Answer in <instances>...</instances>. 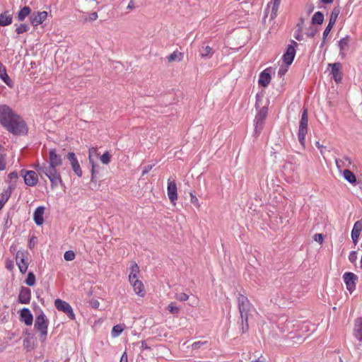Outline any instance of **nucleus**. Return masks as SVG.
I'll return each instance as SVG.
<instances>
[{
    "mask_svg": "<svg viewBox=\"0 0 362 362\" xmlns=\"http://www.w3.org/2000/svg\"><path fill=\"white\" fill-rule=\"evenodd\" d=\"M0 124L14 135L28 132L24 120L7 105H0Z\"/></svg>",
    "mask_w": 362,
    "mask_h": 362,
    "instance_id": "1",
    "label": "nucleus"
},
{
    "mask_svg": "<svg viewBox=\"0 0 362 362\" xmlns=\"http://www.w3.org/2000/svg\"><path fill=\"white\" fill-rule=\"evenodd\" d=\"M62 164V156L57 154L54 149H51L49 151L48 165L47 163H42V165L37 163L35 165V168L39 173L45 174L49 180L52 187H55L62 182L60 173L57 169Z\"/></svg>",
    "mask_w": 362,
    "mask_h": 362,
    "instance_id": "2",
    "label": "nucleus"
},
{
    "mask_svg": "<svg viewBox=\"0 0 362 362\" xmlns=\"http://www.w3.org/2000/svg\"><path fill=\"white\" fill-rule=\"evenodd\" d=\"M49 321L43 312H41L35 321V328L40 332V337L42 341L46 339Z\"/></svg>",
    "mask_w": 362,
    "mask_h": 362,
    "instance_id": "3",
    "label": "nucleus"
},
{
    "mask_svg": "<svg viewBox=\"0 0 362 362\" xmlns=\"http://www.w3.org/2000/svg\"><path fill=\"white\" fill-rule=\"evenodd\" d=\"M238 308L243 322L245 321L247 327V320L250 312L252 310V307L248 299L243 296L239 295L238 297Z\"/></svg>",
    "mask_w": 362,
    "mask_h": 362,
    "instance_id": "4",
    "label": "nucleus"
},
{
    "mask_svg": "<svg viewBox=\"0 0 362 362\" xmlns=\"http://www.w3.org/2000/svg\"><path fill=\"white\" fill-rule=\"evenodd\" d=\"M293 320H290L286 315H281L276 318L275 320L276 325L279 331L282 333L291 332L295 326Z\"/></svg>",
    "mask_w": 362,
    "mask_h": 362,
    "instance_id": "5",
    "label": "nucleus"
},
{
    "mask_svg": "<svg viewBox=\"0 0 362 362\" xmlns=\"http://www.w3.org/2000/svg\"><path fill=\"white\" fill-rule=\"evenodd\" d=\"M308 117L307 110H304L299 123L298 137L300 144L304 145L305 136L308 132Z\"/></svg>",
    "mask_w": 362,
    "mask_h": 362,
    "instance_id": "6",
    "label": "nucleus"
},
{
    "mask_svg": "<svg viewBox=\"0 0 362 362\" xmlns=\"http://www.w3.org/2000/svg\"><path fill=\"white\" fill-rule=\"evenodd\" d=\"M54 305L59 311L64 313L69 319L74 320L75 315L71 306L66 301L61 299H56Z\"/></svg>",
    "mask_w": 362,
    "mask_h": 362,
    "instance_id": "7",
    "label": "nucleus"
},
{
    "mask_svg": "<svg viewBox=\"0 0 362 362\" xmlns=\"http://www.w3.org/2000/svg\"><path fill=\"white\" fill-rule=\"evenodd\" d=\"M267 115V109L264 107L259 109L255 117V134H259L263 127L264 121Z\"/></svg>",
    "mask_w": 362,
    "mask_h": 362,
    "instance_id": "8",
    "label": "nucleus"
},
{
    "mask_svg": "<svg viewBox=\"0 0 362 362\" xmlns=\"http://www.w3.org/2000/svg\"><path fill=\"white\" fill-rule=\"evenodd\" d=\"M21 175L24 179V182L29 187H33L38 182L37 174L33 170H22Z\"/></svg>",
    "mask_w": 362,
    "mask_h": 362,
    "instance_id": "9",
    "label": "nucleus"
},
{
    "mask_svg": "<svg viewBox=\"0 0 362 362\" xmlns=\"http://www.w3.org/2000/svg\"><path fill=\"white\" fill-rule=\"evenodd\" d=\"M27 255L28 254L23 251H18L16 256V264L20 272L23 274L26 272L28 267Z\"/></svg>",
    "mask_w": 362,
    "mask_h": 362,
    "instance_id": "10",
    "label": "nucleus"
},
{
    "mask_svg": "<svg viewBox=\"0 0 362 362\" xmlns=\"http://www.w3.org/2000/svg\"><path fill=\"white\" fill-rule=\"evenodd\" d=\"M167 192L170 202L175 204V202L177 199V185L175 180L172 177H170L168 180Z\"/></svg>",
    "mask_w": 362,
    "mask_h": 362,
    "instance_id": "11",
    "label": "nucleus"
},
{
    "mask_svg": "<svg viewBox=\"0 0 362 362\" xmlns=\"http://www.w3.org/2000/svg\"><path fill=\"white\" fill-rule=\"evenodd\" d=\"M344 283L346 288L352 292L356 288V283L358 280V276L352 272H345L343 275Z\"/></svg>",
    "mask_w": 362,
    "mask_h": 362,
    "instance_id": "12",
    "label": "nucleus"
},
{
    "mask_svg": "<svg viewBox=\"0 0 362 362\" xmlns=\"http://www.w3.org/2000/svg\"><path fill=\"white\" fill-rule=\"evenodd\" d=\"M47 18V11H37L33 12L30 16V23L36 27L40 24H42Z\"/></svg>",
    "mask_w": 362,
    "mask_h": 362,
    "instance_id": "13",
    "label": "nucleus"
},
{
    "mask_svg": "<svg viewBox=\"0 0 362 362\" xmlns=\"http://www.w3.org/2000/svg\"><path fill=\"white\" fill-rule=\"evenodd\" d=\"M329 66H332V78H334L336 83H340L342 78L341 64L339 62H336L332 64H329Z\"/></svg>",
    "mask_w": 362,
    "mask_h": 362,
    "instance_id": "14",
    "label": "nucleus"
},
{
    "mask_svg": "<svg viewBox=\"0 0 362 362\" xmlns=\"http://www.w3.org/2000/svg\"><path fill=\"white\" fill-rule=\"evenodd\" d=\"M31 299V291L29 288L22 286L18 295V302L21 304H28Z\"/></svg>",
    "mask_w": 362,
    "mask_h": 362,
    "instance_id": "15",
    "label": "nucleus"
},
{
    "mask_svg": "<svg viewBox=\"0 0 362 362\" xmlns=\"http://www.w3.org/2000/svg\"><path fill=\"white\" fill-rule=\"evenodd\" d=\"M295 54L296 50L293 46L288 45L286 52L284 54L282 57L283 61L287 66L292 64L293 59L295 57Z\"/></svg>",
    "mask_w": 362,
    "mask_h": 362,
    "instance_id": "16",
    "label": "nucleus"
},
{
    "mask_svg": "<svg viewBox=\"0 0 362 362\" xmlns=\"http://www.w3.org/2000/svg\"><path fill=\"white\" fill-rule=\"evenodd\" d=\"M20 320L28 326L33 324V316L28 308H24L20 311Z\"/></svg>",
    "mask_w": 362,
    "mask_h": 362,
    "instance_id": "17",
    "label": "nucleus"
},
{
    "mask_svg": "<svg viewBox=\"0 0 362 362\" xmlns=\"http://www.w3.org/2000/svg\"><path fill=\"white\" fill-rule=\"evenodd\" d=\"M134 288V291L136 295L140 297H144L145 296V289L144 284L139 279H136L129 282Z\"/></svg>",
    "mask_w": 362,
    "mask_h": 362,
    "instance_id": "18",
    "label": "nucleus"
},
{
    "mask_svg": "<svg viewBox=\"0 0 362 362\" xmlns=\"http://www.w3.org/2000/svg\"><path fill=\"white\" fill-rule=\"evenodd\" d=\"M45 208L44 206H38L34 211L33 219L36 225L41 226L44 223L43 215L45 214Z\"/></svg>",
    "mask_w": 362,
    "mask_h": 362,
    "instance_id": "19",
    "label": "nucleus"
},
{
    "mask_svg": "<svg viewBox=\"0 0 362 362\" xmlns=\"http://www.w3.org/2000/svg\"><path fill=\"white\" fill-rule=\"evenodd\" d=\"M271 68H267L264 69L260 74L259 77V83L263 87H266L269 85L271 81Z\"/></svg>",
    "mask_w": 362,
    "mask_h": 362,
    "instance_id": "20",
    "label": "nucleus"
},
{
    "mask_svg": "<svg viewBox=\"0 0 362 362\" xmlns=\"http://www.w3.org/2000/svg\"><path fill=\"white\" fill-rule=\"evenodd\" d=\"M0 78L6 84L9 88H13L14 83L7 74L6 68L1 63H0Z\"/></svg>",
    "mask_w": 362,
    "mask_h": 362,
    "instance_id": "21",
    "label": "nucleus"
},
{
    "mask_svg": "<svg viewBox=\"0 0 362 362\" xmlns=\"http://www.w3.org/2000/svg\"><path fill=\"white\" fill-rule=\"evenodd\" d=\"M13 188L9 186L6 189H4L2 192L0 194V210L3 208L4 204L9 199L11 194H12Z\"/></svg>",
    "mask_w": 362,
    "mask_h": 362,
    "instance_id": "22",
    "label": "nucleus"
},
{
    "mask_svg": "<svg viewBox=\"0 0 362 362\" xmlns=\"http://www.w3.org/2000/svg\"><path fill=\"white\" fill-rule=\"evenodd\" d=\"M362 229V221H358L354 223L351 231V238L353 242L356 244L358 242V237L360 235V233Z\"/></svg>",
    "mask_w": 362,
    "mask_h": 362,
    "instance_id": "23",
    "label": "nucleus"
},
{
    "mask_svg": "<svg viewBox=\"0 0 362 362\" xmlns=\"http://www.w3.org/2000/svg\"><path fill=\"white\" fill-rule=\"evenodd\" d=\"M12 13L9 11H6L0 15V25L6 26L12 23Z\"/></svg>",
    "mask_w": 362,
    "mask_h": 362,
    "instance_id": "24",
    "label": "nucleus"
},
{
    "mask_svg": "<svg viewBox=\"0 0 362 362\" xmlns=\"http://www.w3.org/2000/svg\"><path fill=\"white\" fill-rule=\"evenodd\" d=\"M354 335L358 341H362V318L356 320Z\"/></svg>",
    "mask_w": 362,
    "mask_h": 362,
    "instance_id": "25",
    "label": "nucleus"
},
{
    "mask_svg": "<svg viewBox=\"0 0 362 362\" xmlns=\"http://www.w3.org/2000/svg\"><path fill=\"white\" fill-rule=\"evenodd\" d=\"M336 165L339 170H341L344 168H348L351 164V160L348 157H344L343 158H337L335 160Z\"/></svg>",
    "mask_w": 362,
    "mask_h": 362,
    "instance_id": "26",
    "label": "nucleus"
},
{
    "mask_svg": "<svg viewBox=\"0 0 362 362\" xmlns=\"http://www.w3.org/2000/svg\"><path fill=\"white\" fill-rule=\"evenodd\" d=\"M139 267L136 263H133L131 266V271L129 275V281H132L138 279V275L139 274Z\"/></svg>",
    "mask_w": 362,
    "mask_h": 362,
    "instance_id": "27",
    "label": "nucleus"
},
{
    "mask_svg": "<svg viewBox=\"0 0 362 362\" xmlns=\"http://www.w3.org/2000/svg\"><path fill=\"white\" fill-rule=\"evenodd\" d=\"M29 15H31V9L30 8V7L25 6L19 11L18 13V20L20 21H23Z\"/></svg>",
    "mask_w": 362,
    "mask_h": 362,
    "instance_id": "28",
    "label": "nucleus"
},
{
    "mask_svg": "<svg viewBox=\"0 0 362 362\" xmlns=\"http://www.w3.org/2000/svg\"><path fill=\"white\" fill-rule=\"evenodd\" d=\"M349 40L348 37H344L339 41V47L340 48V54L344 57V51L349 46Z\"/></svg>",
    "mask_w": 362,
    "mask_h": 362,
    "instance_id": "29",
    "label": "nucleus"
},
{
    "mask_svg": "<svg viewBox=\"0 0 362 362\" xmlns=\"http://www.w3.org/2000/svg\"><path fill=\"white\" fill-rule=\"evenodd\" d=\"M199 53H200V56L202 58L211 57L212 56V54H213L212 48L211 47H209V45L202 47L199 49Z\"/></svg>",
    "mask_w": 362,
    "mask_h": 362,
    "instance_id": "30",
    "label": "nucleus"
},
{
    "mask_svg": "<svg viewBox=\"0 0 362 362\" xmlns=\"http://www.w3.org/2000/svg\"><path fill=\"white\" fill-rule=\"evenodd\" d=\"M281 1V0H274L273 2L272 3V8L270 14V17L272 19H274L276 17Z\"/></svg>",
    "mask_w": 362,
    "mask_h": 362,
    "instance_id": "31",
    "label": "nucleus"
},
{
    "mask_svg": "<svg viewBox=\"0 0 362 362\" xmlns=\"http://www.w3.org/2000/svg\"><path fill=\"white\" fill-rule=\"evenodd\" d=\"M343 175L344 179L350 183H354L356 181L354 174L348 169L344 170Z\"/></svg>",
    "mask_w": 362,
    "mask_h": 362,
    "instance_id": "32",
    "label": "nucleus"
},
{
    "mask_svg": "<svg viewBox=\"0 0 362 362\" xmlns=\"http://www.w3.org/2000/svg\"><path fill=\"white\" fill-rule=\"evenodd\" d=\"M324 16L320 11L315 12L312 18V23L320 25L323 23Z\"/></svg>",
    "mask_w": 362,
    "mask_h": 362,
    "instance_id": "33",
    "label": "nucleus"
},
{
    "mask_svg": "<svg viewBox=\"0 0 362 362\" xmlns=\"http://www.w3.org/2000/svg\"><path fill=\"white\" fill-rule=\"evenodd\" d=\"M98 155L97 148L94 147L89 148L88 160L91 165H93V163H95V158H98Z\"/></svg>",
    "mask_w": 362,
    "mask_h": 362,
    "instance_id": "34",
    "label": "nucleus"
},
{
    "mask_svg": "<svg viewBox=\"0 0 362 362\" xmlns=\"http://www.w3.org/2000/svg\"><path fill=\"white\" fill-rule=\"evenodd\" d=\"M124 329V326L122 325H116L112 327L111 335L115 338L119 337Z\"/></svg>",
    "mask_w": 362,
    "mask_h": 362,
    "instance_id": "35",
    "label": "nucleus"
},
{
    "mask_svg": "<svg viewBox=\"0 0 362 362\" xmlns=\"http://www.w3.org/2000/svg\"><path fill=\"white\" fill-rule=\"evenodd\" d=\"M339 14V10L337 8H334L330 14L329 21V25L334 26L335 24L338 16Z\"/></svg>",
    "mask_w": 362,
    "mask_h": 362,
    "instance_id": "36",
    "label": "nucleus"
},
{
    "mask_svg": "<svg viewBox=\"0 0 362 362\" xmlns=\"http://www.w3.org/2000/svg\"><path fill=\"white\" fill-rule=\"evenodd\" d=\"M182 59V54L177 52H174L168 57L169 62L181 61Z\"/></svg>",
    "mask_w": 362,
    "mask_h": 362,
    "instance_id": "37",
    "label": "nucleus"
},
{
    "mask_svg": "<svg viewBox=\"0 0 362 362\" xmlns=\"http://www.w3.org/2000/svg\"><path fill=\"white\" fill-rule=\"evenodd\" d=\"M25 283L30 286H34L35 284V276L33 272H30L25 281Z\"/></svg>",
    "mask_w": 362,
    "mask_h": 362,
    "instance_id": "38",
    "label": "nucleus"
},
{
    "mask_svg": "<svg viewBox=\"0 0 362 362\" xmlns=\"http://www.w3.org/2000/svg\"><path fill=\"white\" fill-rule=\"evenodd\" d=\"M71 167V168H72V170H73L74 173H75L78 177H81V176H82V175H83V171H82V170H81V165H80V164H79L78 161L76 163H75V164L72 165Z\"/></svg>",
    "mask_w": 362,
    "mask_h": 362,
    "instance_id": "39",
    "label": "nucleus"
},
{
    "mask_svg": "<svg viewBox=\"0 0 362 362\" xmlns=\"http://www.w3.org/2000/svg\"><path fill=\"white\" fill-rule=\"evenodd\" d=\"M111 155L108 151L104 153L100 158V161L105 164L107 165L110 162Z\"/></svg>",
    "mask_w": 362,
    "mask_h": 362,
    "instance_id": "40",
    "label": "nucleus"
},
{
    "mask_svg": "<svg viewBox=\"0 0 362 362\" xmlns=\"http://www.w3.org/2000/svg\"><path fill=\"white\" fill-rule=\"evenodd\" d=\"M66 158L69 160L71 166L78 161L74 152L68 153V154L66 155Z\"/></svg>",
    "mask_w": 362,
    "mask_h": 362,
    "instance_id": "41",
    "label": "nucleus"
},
{
    "mask_svg": "<svg viewBox=\"0 0 362 362\" xmlns=\"http://www.w3.org/2000/svg\"><path fill=\"white\" fill-rule=\"evenodd\" d=\"M98 18L97 12L91 13L89 16H85L83 19V23H87L89 21H94Z\"/></svg>",
    "mask_w": 362,
    "mask_h": 362,
    "instance_id": "42",
    "label": "nucleus"
},
{
    "mask_svg": "<svg viewBox=\"0 0 362 362\" xmlns=\"http://www.w3.org/2000/svg\"><path fill=\"white\" fill-rule=\"evenodd\" d=\"M29 30V27L26 24H21L18 25L16 28V31L18 34H22L23 33L27 32Z\"/></svg>",
    "mask_w": 362,
    "mask_h": 362,
    "instance_id": "43",
    "label": "nucleus"
},
{
    "mask_svg": "<svg viewBox=\"0 0 362 362\" xmlns=\"http://www.w3.org/2000/svg\"><path fill=\"white\" fill-rule=\"evenodd\" d=\"M168 310L172 314H177L180 311V308L174 303H171L168 306Z\"/></svg>",
    "mask_w": 362,
    "mask_h": 362,
    "instance_id": "44",
    "label": "nucleus"
},
{
    "mask_svg": "<svg viewBox=\"0 0 362 362\" xmlns=\"http://www.w3.org/2000/svg\"><path fill=\"white\" fill-rule=\"evenodd\" d=\"M75 253L72 250H68L65 252L64 258L66 261H71L75 258Z\"/></svg>",
    "mask_w": 362,
    "mask_h": 362,
    "instance_id": "45",
    "label": "nucleus"
},
{
    "mask_svg": "<svg viewBox=\"0 0 362 362\" xmlns=\"http://www.w3.org/2000/svg\"><path fill=\"white\" fill-rule=\"evenodd\" d=\"M175 298L180 301H186L189 298V296L185 293H177Z\"/></svg>",
    "mask_w": 362,
    "mask_h": 362,
    "instance_id": "46",
    "label": "nucleus"
},
{
    "mask_svg": "<svg viewBox=\"0 0 362 362\" xmlns=\"http://www.w3.org/2000/svg\"><path fill=\"white\" fill-rule=\"evenodd\" d=\"M189 196L191 203L193 204L196 207L199 208L200 205L197 197L192 192L189 193Z\"/></svg>",
    "mask_w": 362,
    "mask_h": 362,
    "instance_id": "47",
    "label": "nucleus"
},
{
    "mask_svg": "<svg viewBox=\"0 0 362 362\" xmlns=\"http://www.w3.org/2000/svg\"><path fill=\"white\" fill-rule=\"evenodd\" d=\"M357 259V254L355 251H352L350 252L349 255V260L351 262V263H354Z\"/></svg>",
    "mask_w": 362,
    "mask_h": 362,
    "instance_id": "48",
    "label": "nucleus"
},
{
    "mask_svg": "<svg viewBox=\"0 0 362 362\" xmlns=\"http://www.w3.org/2000/svg\"><path fill=\"white\" fill-rule=\"evenodd\" d=\"M314 240L319 243L320 244H322L324 240L323 235L320 233H316L314 235Z\"/></svg>",
    "mask_w": 362,
    "mask_h": 362,
    "instance_id": "49",
    "label": "nucleus"
},
{
    "mask_svg": "<svg viewBox=\"0 0 362 362\" xmlns=\"http://www.w3.org/2000/svg\"><path fill=\"white\" fill-rule=\"evenodd\" d=\"M333 26L330 25H327V26L325 28L324 32H323V39L325 40L331 30L332 29Z\"/></svg>",
    "mask_w": 362,
    "mask_h": 362,
    "instance_id": "50",
    "label": "nucleus"
},
{
    "mask_svg": "<svg viewBox=\"0 0 362 362\" xmlns=\"http://www.w3.org/2000/svg\"><path fill=\"white\" fill-rule=\"evenodd\" d=\"M315 146H317V148L320 150V153L324 156V150L325 148V147L324 146H322V144H320V143L319 141H317L315 143Z\"/></svg>",
    "mask_w": 362,
    "mask_h": 362,
    "instance_id": "51",
    "label": "nucleus"
},
{
    "mask_svg": "<svg viewBox=\"0 0 362 362\" xmlns=\"http://www.w3.org/2000/svg\"><path fill=\"white\" fill-rule=\"evenodd\" d=\"M287 70H288L287 67H284V66L280 67L278 71V75L279 76H284L286 74V72L287 71Z\"/></svg>",
    "mask_w": 362,
    "mask_h": 362,
    "instance_id": "52",
    "label": "nucleus"
},
{
    "mask_svg": "<svg viewBox=\"0 0 362 362\" xmlns=\"http://www.w3.org/2000/svg\"><path fill=\"white\" fill-rule=\"evenodd\" d=\"M206 342H202V341H196L192 344V348L194 349H199L202 345L205 344Z\"/></svg>",
    "mask_w": 362,
    "mask_h": 362,
    "instance_id": "53",
    "label": "nucleus"
},
{
    "mask_svg": "<svg viewBox=\"0 0 362 362\" xmlns=\"http://www.w3.org/2000/svg\"><path fill=\"white\" fill-rule=\"evenodd\" d=\"M90 304L91 307L93 308H98L100 305V303L97 300H91L90 301Z\"/></svg>",
    "mask_w": 362,
    "mask_h": 362,
    "instance_id": "54",
    "label": "nucleus"
},
{
    "mask_svg": "<svg viewBox=\"0 0 362 362\" xmlns=\"http://www.w3.org/2000/svg\"><path fill=\"white\" fill-rule=\"evenodd\" d=\"M119 362H128V357L126 351H124L122 355Z\"/></svg>",
    "mask_w": 362,
    "mask_h": 362,
    "instance_id": "55",
    "label": "nucleus"
},
{
    "mask_svg": "<svg viewBox=\"0 0 362 362\" xmlns=\"http://www.w3.org/2000/svg\"><path fill=\"white\" fill-rule=\"evenodd\" d=\"M8 177L10 179H16L18 177V173L16 172H12L8 174Z\"/></svg>",
    "mask_w": 362,
    "mask_h": 362,
    "instance_id": "56",
    "label": "nucleus"
},
{
    "mask_svg": "<svg viewBox=\"0 0 362 362\" xmlns=\"http://www.w3.org/2000/svg\"><path fill=\"white\" fill-rule=\"evenodd\" d=\"M295 38H296V40H298V41H300V40H303V35H302V34H300V30L298 31V33H296V34L295 35Z\"/></svg>",
    "mask_w": 362,
    "mask_h": 362,
    "instance_id": "57",
    "label": "nucleus"
},
{
    "mask_svg": "<svg viewBox=\"0 0 362 362\" xmlns=\"http://www.w3.org/2000/svg\"><path fill=\"white\" fill-rule=\"evenodd\" d=\"M251 362H266V359L264 357L260 356L257 359L253 360Z\"/></svg>",
    "mask_w": 362,
    "mask_h": 362,
    "instance_id": "58",
    "label": "nucleus"
},
{
    "mask_svg": "<svg viewBox=\"0 0 362 362\" xmlns=\"http://www.w3.org/2000/svg\"><path fill=\"white\" fill-rule=\"evenodd\" d=\"M152 168V166L151 165H148L147 167H145V169L143 170V173L142 174L143 175H145L146 173H147L149 170H151Z\"/></svg>",
    "mask_w": 362,
    "mask_h": 362,
    "instance_id": "59",
    "label": "nucleus"
},
{
    "mask_svg": "<svg viewBox=\"0 0 362 362\" xmlns=\"http://www.w3.org/2000/svg\"><path fill=\"white\" fill-rule=\"evenodd\" d=\"M313 10H314V6H313L312 4H310L308 6V13H312L313 11Z\"/></svg>",
    "mask_w": 362,
    "mask_h": 362,
    "instance_id": "60",
    "label": "nucleus"
},
{
    "mask_svg": "<svg viewBox=\"0 0 362 362\" xmlns=\"http://www.w3.org/2000/svg\"><path fill=\"white\" fill-rule=\"evenodd\" d=\"M134 7V4H133V1H131L129 2V4H128V6H127V9H132Z\"/></svg>",
    "mask_w": 362,
    "mask_h": 362,
    "instance_id": "61",
    "label": "nucleus"
},
{
    "mask_svg": "<svg viewBox=\"0 0 362 362\" xmlns=\"http://www.w3.org/2000/svg\"><path fill=\"white\" fill-rule=\"evenodd\" d=\"M92 166V169H91V175H95V168L96 167V165L95 164V163H93V165H91Z\"/></svg>",
    "mask_w": 362,
    "mask_h": 362,
    "instance_id": "62",
    "label": "nucleus"
},
{
    "mask_svg": "<svg viewBox=\"0 0 362 362\" xmlns=\"http://www.w3.org/2000/svg\"><path fill=\"white\" fill-rule=\"evenodd\" d=\"M334 0H321V1L324 4H331Z\"/></svg>",
    "mask_w": 362,
    "mask_h": 362,
    "instance_id": "63",
    "label": "nucleus"
},
{
    "mask_svg": "<svg viewBox=\"0 0 362 362\" xmlns=\"http://www.w3.org/2000/svg\"><path fill=\"white\" fill-rule=\"evenodd\" d=\"M5 168V165L4 164H3L1 161H0V170H4Z\"/></svg>",
    "mask_w": 362,
    "mask_h": 362,
    "instance_id": "64",
    "label": "nucleus"
}]
</instances>
